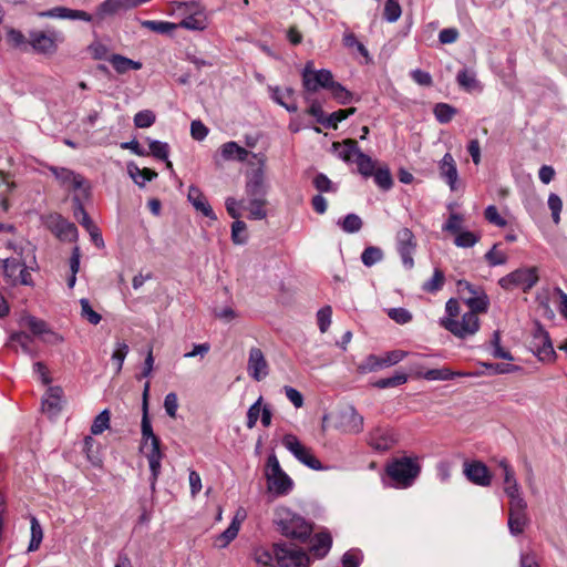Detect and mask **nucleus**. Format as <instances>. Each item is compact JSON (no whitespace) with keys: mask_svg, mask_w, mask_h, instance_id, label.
<instances>
[{"mask_svg":"<svg viewBox=\"0 0 567 567\" xmlns=\"http://www.w3.org/2000/svg\"><path fill=\"white\" fill-rule=\"evenodd\" d=\"M275 523L286 537L305 543L312 534V524L287 507L276 511Z\"/></svg>","mask_w":567,"mask_h":567,"instance_id":"nucleus-1","label":"nucleus"},{"mask_svg":"<svg viewBox=\"0 0 567 567\" xmlns=\"http://www.w3.org/2000/svg\"><path fill=\"white\" fill-rule=\"evenodd\" d=\"M63 41V33L55 29L30 30L28 32V45L37 54L51 56L56 53Z\"/></svg>","mask_w":567,"mask_h":567,"instance_id":"nucleus-2","label":"nucleus"},{"mask_svg":"<svg viewBox=\"0 0 567 567\" xmlns=\"http://www.w3.org/2000/svg\"><path fill=\"white\" fill-rule=\"evenodd\" d=\"M265 475L269 492L277 496L287 495L292 491L293 482L290 476L281 468L276 454H270L267 458Z\"/></svg>","mask_w":567,"mask_h":567,"instance_id":"nucleus-3","label":"nucleus"},{"mask_svg":"<svg viewBox=\"0 0 567 567\" xmlns=\"http://www.w3.org/2000/svg\"><path fill=\"white\" fill-rule=\"evenodd\" d=\"M305 99L310 102V95L320 89L329 90L333 82V75L330 70H315L312 61H308L301 71Z\"/></svg>","mask_w":567,"mask_h":567,"instance_id":"nucleus-4","label":"nucleus"},{"mask_svg":"<svg viewBox=\"0 0 567 567\" xmlns=\"http://www.w3.org/2000/svg\"><path fill=\"white\" fill-rule=\"evenodd\" d=\"M538 280L539 276L536 267H523L502 277L498 280V285L504 290L519 288L524 292H527L538 282Z\"/></svg>","mask_w":567,"mask_h":567,"instance_id":"nucleus-5","label":"nucleus"},{"mask_svg":"<svg viewBox=\"0 0 567 567\" xmlns=\"http://www.w3.org/2000/svg\"><path fill=\"white\" fill-rule=\"evenodd\" d=\"M420 467L409 457L394 460L386 467L388 475L399 487H409L419 475Z\"/></svg>","mask_w":567,"mask_h":567,"instance_id":"nucleus-6","label":"nucleus"},{"mask_svg":"<svg viewBox=\"0 0 567 567\" xmlns=\"http://www.w3.org/2000/svg\"><path fill=\"white\" fill-rule=\"evenodd\" d=\"M440 323L453 336L461 339L474 336L480 329V319L474 311L465 312L461 320L454 318H442Z\"/></svg>","mask_w":567,"mask_h":567,"instance_id":"nucleus-7","label":"nucleus"},{"mask_svg":"<svg viewBox=\"0 0 567 567\" xmlns=\"http://www.w3.org/2000/svg\"><path fill=\"white\" fill-rule=\"evenodd\" d=\"M282 445L305 466L315 471L324 468L311 450L305 446L296 435L286 434L282 437Z\"/></svg>","mask_w":567,"mask_h":567,"instance_id":"nucleus-8","label":"nucleus"},{"mask_svg":"<svg viewBox=\"0 0 567 567\" xmlns=\"http://www.w3.org/2000/svg\"><path fill=\"white\" fill-rule=\"evenodd\" d=\"M275 559L280 567H308L309 557L305 550L289 544H278L274 547Z\"/></svg>","mask_w":567,"mask_h":567,"instance_id":"nucleus-9","label":"nucleus"},{"mask_svg":"<svg viewBox=\"0 0 567 567\" xmlns=\"http://www.w3.org/2000/svg\"><path fill=\"white\" fill-rule=\"evenodd\" d=\"M43 225L60 240L74 241L78 239V228L58 213H51L42 217Z\"/></svg>","mask_w":567,"mask_h":567,"instance_id":"nucleus-10","label":"nucleus"},{"mask_svg":"<svg viewBox=\"0 0 567 567\" xmlns=\"http://www.w3.org/2000/svg\"><path fill=\"white\" fill-rule=\"evenodd\" d=\"M395 246L403 267L408 270L412 269L414 267L413 255L417 246L413 231L408 227L399 229L395 235Z\"/></svg>","mask_w":567,"mask_h":567,"instance_id":"nucleus-11","label":"nucleus"},{"mask_svg":"<svg viewBox=\"0 0 567 567\" xmlns=\"http://www.w3.org/2000/svg\"><path fill=\"white\" fill-rule=\"evenodd\" d=\"M530 349L540 361H551L555 358L549 334L540 324H537L533 332Z\"/></svg>","mask_w":567,"mask_h":567,"instance_id":"nucleus-12","label":"nucleus"},{"mask_svg":"<svg viewBox=\"0 0 567 567\" xmlns=\"http://www.w3.org/2000/svg\"><path fill=\"white\" fill-rule=\"evenodd\" d=\"M49 169L63 187L80 190L83 197L89 196V187H84L85 179L83 176L65 167L50 166Z\"/></svg>","mask_w":567,"mask_h":567,"instance_id":"nucleus-13","label":"nucleus"},{"mask_svg":"<svg viewBox=\"0 0 567 567\" xmlns=\"http://www.w3.org/2000/svg\"><path fill=\"white\" fill-rule=\"evenodd\" d=\"M526 508L527 503L525 499H516L515 502H509L507 525L509 533L513 536L520 535L528 524Z\"/></svg>","mask_w":567,"mask_h":567,"instance_id":"nucleus-14","label":"nucleus"},{"mask_svg":"<svg viewBox=\"0 0 567 567\" xmlns=\"http://www.w3.org/2000/svg\"><path fill=\"white\" fill-rule=\"evenodd\" d=\"M364 419L353 405H348L338 414V427L349 434H359L363 431Z\"/></svg>","mask_w":567,"mask_h":567,"instance_id":"nucleus-15","label":"nucleus"},{"mask_svg":"<svg viewBox=\"0 0 567 567\" xmlns=\"http://www.w3.org/2000/svg\"><path fill=\"white\" fill-rule=\"evenodd\" d=\"M463 473L471 483L477 486L487 487L492 483V474L481 461L464 462Z\"/></svg>","mask_w":567,"mask_h":567,"instance_id":"nucleus-16","label":"nucleus"},{"mask_svg":"<svg viewBox=\"0 0 567 567\" xmlns=\"http://www.w3.org/2000/svg\"><path fill=\"white\" fill-rule=\"evenodd\" d=\"M39 18L61 19V20H80L92 22L93 16L83 10L70 9L66 7H54L49 10L37 12Z\"/></svg>","mask_w":567,"mask_h":567,"instance_id":"nucleus-17","label":"nucleus"},{"mask_svg":"<svg viewBox=\"0 0 567 567\" xmlns=\"http://www.w3.org/2000/svg\"><path fill=\"white\" fill-rule=\"evenodd\" d=\"M498 466L503 470L504 474V492L509 498V502H515L516 499H524L520 494L519 484L515 477V472L511 464L506 458H502L498 462Z\"/></svg>","mask_w":567,"mask_h":567,"instance_id":"nucleus-18","label":"nucleus"},{"mask_svg":"<svg viewBox=\"0 0 567 567\" xmlns=\"http://www.w3.org/2000/svg\"><path fill=\"white\" fill-rule=\"evenodd\" d=\"M247 370L248 374L256 381H260L268 375V363L260 349H250Z\"/></svg>","mask_w":567,"mask_h":567,"instance_id":"nucleus-19","label":"nucleus"},{"mask_svg":"<svg viewBox=\"0 0 567 567\" xmlns=\"http://www.w3.org/2000/svg\"><path fill=\"white\" fill-rule=\"evenodd\" d=\"M178 10L183 11V13H188L179 23L182 28L187 30H204L206 28V16L203 11H193V4L179 3Z\"/></svg>","mask_w":567,"mask_h":567,"instance_id":"nucleus-20","label":"nucleus"},{"mask_svg":"<svg viewBox=\"0 0 567 567\" xmlns=\"http://www.w3.org/2000/svg\"><path fill=\"white\" fill-rule=\"evenodd\" d=\"M128 10L131 9L127 0H104L96 7L95 13L92 16L93 20L102 22L106 18L116 16L121 12H125Z\"/></svg>","mask_w":567,"mask_h":567,"instance_id":"nucleus-21","label":"nucleus"},{"mask_svg":"<svg viewBox=\"0 0 567 567\" xmlns=\"http://www.w3.org/2000/svg\"><path fill=\"white\" fill-rule=\"evenodd\" d=\"M6 346L14 351H18L17 346H19L21 351L30 358H35L39 354V350L34 346V339L23 331L11 333Z\"/></svg>","mask_w":567,"mask_h":567,"instance_id":"nucleus-22","label":"nucleus"},{"mask_svg":"<svg viewBox=\"0 0 567 567\" xmlns=\"http://www.w3.org/2000/svg\"><path fill=\"white\" fill-rule=\"evenodd\" d=\"M144 451L145 456L148 461L150 471L152 474V485H154L155 481L157 480L159 472H161V462L163 458V453L161 451V440L159 437L154 439L148 442L147 449H142Z\"/></svg>","mask_w":567,"mask_h":567,"instance_id":"nucleus-23","label":"nucleus"},{"mask_svg":"<svg viewBox=\"0 0 567 567\" xmlns=\"http://www.w3.org/2000/svg\"><path fill=\"white\" fill-rule=\"evenodd\" d=\"M440 176L450 186L451 190L456 189L458 173L456 163L451 153H445L439 163Z\"/></svg>","mask_w":567,"mask_h":567,"instance_id":"nucleus-24","label":"nucleus"},{"mask_svg":"<svg viewBox=\"0 0 567 567\" xmlns=\"http://www.w3.org/2000/svg\"><path fill=\"white\" fill-rule=\"evenodd\" d=\"M187 198L189 203L194 206V208L197 212L202 213L205 217L212 220L217 219V216L214 213L212 206L209 205L207 198L197 186H189Z\"/></svg>","mask_w":567,"mask_h":567,"instance_id":"nucleus-25","label":"nucleus"},{"mask_svg":"<svg viewBox=\"0 0 567 567\" xmlns=\"http://www.w3.org/2000/svg\"><path fill=\"white\" fill-rule=\"evenodd\" d=\"M269 92L272 101L285 107L289 113H296L298 111V106L293 101V89L286 87L281 90L279 86H269Z\"/></svg>","mask_w":567,"mask_h":567,"instance_id":"nucleus-26","label":"nucleus"},{"mask_svg":"<svg viewBox=\"0 0 567 567\" xmlns=\"http://www.w3.org/2000/svg\"><path fill=\"white\" fill-rule=\"evenodd\" d=\"M267 187L265 184V177L262 169L258 168L254 171L246 184V194L249 199L265 198Z\"/></svg>","mask_w":567,"mask_h":567,"instance_id":"nucleus-27","label":"nucleus"},{"mask_svg":"<svg viewBox=\"0 0 567 567\" xmlns=\"http://www.w3.org/2000/svg\"><path fill=\"white\" fill-rule=\"evenodd\" d=\"M245 518H246V511L244 508H239L236 512L228 528L224 533H221L218 537L220 547H226L233 539L236 538V536L238 535L240 525L245 520Z\"/></svg>","mask_w":567,"mask_h":567,"instance_id":"nucleus-28","label":"nucleus"},{"mask_svg":"<svg viewBox=\"0 0 567 567\" xmlns=\"http://www.w3.org/2000/svg\"><path fill=\"white\" fill-rule=\"evenodd\" d=\"M62 389L59 386H51L47 391L43 400L42 408L51 415H55L61 411Z\"/></svg>","mask_w":567,"mask_h":567,"instance_id":"nucleus-29","label":"nucleus"},{"mask_svg":"<svg viewBox=\"0 0 567 567\" xmlns=\"http://www.w3.org/2000/svg\"><path fill=\"white\" fill-rule=\"evenodd\" d=\"M219 152L224 161L245 162L249 155L246 148L233 141L223 144Z\"/></svg>","mask_w":567,"mask_h":567,"instance_id":"nucleus-30","label":"nucleus"},{"mask_svg":"<svg viewBox=\"0 0 567 567\" xmlns=\"http://www.w3.org/2000/svg\"><path fill=\"white\" fill-rule=\"evenodd\" d=\"M331 545V535L328 532H321L312 538L310 550L316 557L322 558L329 553Z\"/></svg>","mask_w":567,"mask_h":567,"instance_id":"nucleus-31","label":"nucleus"},{"mask_svg":"<svg viewBox=\"0 0 567 567\" xmlns=\"http://www.w3.org/2000/svg\"><path fill=\"white\" fill-rule=\"evenodd\" d=\"M463 301L470 308V311H474L475 315L486 312L489 306L488 297L482 288Z\"/></svg>","mask_w":567,"mask_h":567,"instance_id":"nucleus-32","label":"nucleus"},{"mask_svg":"<svg viewBox=\"0 0 567 567\" xmlns=\"http://www.w3.org/2000/svg\"><path fill=\"white\" fill-rule=\"evenodd\" d=\"M109 62L112 64L114 70L120 74H124L128 70H141L143 66L140 61L131 60L121 54H112L109 58Z\"/></svg>","mask_w":567,"mask_h":567,"instance_id":"nucleus-33","label":"nucleus"},{"mask_svg":"<svg viewBox=\"0 0 567 567\" xmlns=\"http://www.w3.org/2000/svg\"><path fill=\"white\" fill-rule=\"evenodd\" d=\"M471 375V373L467 372H454L450 370L449 368H441V369H430L423 373V378L427 381H447L453 380L456 377H467Z\"/></svg>","mask_w":567,"mask_h":567,"instance_id":"nucleus-34","label":"nucleus"},{"mask_svg":"<svg viewBox=\"0 0 567 567\" xmlns=\"http://www.w3.org/2000/svg\"><path fill=\"white\" fill-rule=\"evenodd\" d=\"M333 146L341 147L339 157L347 163L353 162L354 158L362 152L354 140H346L342 144L334 143Z\"/></svg>","mask_w":567,"mask_h":567,"instance_id":"nucleus-35","label":"nucleus"},{"mask_svg":"<svg viewBox=\"0 0 567 567\" xmlns=\"http://www.w3.org/2000/svg\"><path fill=\"white\" fill-rule=\"evenodd\" d=\"M43 540V529L35 516L30 517V542L28 546V553H32L39 549Z\"/></svg>","mask_w":567,"mask_h":567,"instance_id":"nucleus-36","label":"nucleus"},{"mask_svg":"<svg viewBox=\"0 0 567 567\" xmlns=\"http://www.w3.org/2000/svg\"><path fill=\"white\" fill-rule=\"evenodd\" d=\"M127 169H128L130 176L141 187H143L146 182H150L157 176V173H155L154 171H152L150 168L141 169L135 164H130L127 166Z\"/></svg>","mask_w":567,"mask_h":567,"instance_id":"nucleus-37","label":"nucleus"},{"mask_svg":"<svg viewBox=\"0 0 567 567\" xmlns=\"http://www.w3.org/2000/svg\"><path fill=\"white\" fill-rule=\"evenodd\" d=\"M150 152L155 158L165 161L168 168H172V163L168 161L169 146L165 142L147 138Z\"/></svg>","mask_w":567,"mask_h":567,"instance_id":"nucleus-38","label":"nucleus"},{"mask_svg":"<svg viewBox=\"0 0 567 567\" xmlns=\"http://www.w3.org/2000/svg\"><path fill=\"white\" fill-rule=\"evenodd\" d=\"M266 199L265 198H255L249 199L248 205L244 206L245 209L248 210V218L254 220H261L267 216V212L265 209Z\"/></svg>","mask_w":567,"mask_h":567,"instance_id":"nucleus-39","label":"nucleus"},{"mask_svg":"<svg viewBox=\"0 0 567 567\" xmlns=\"http://www.w3.org/2000/svg\"><path fill=\"white\" fill-rule=\"evenodd\" d=\"M141 433H142V443L141 449H147L148 442L157 439L158 436L155 435L152 423L148 416V411H142V422H141Z\"/></svg>","mask_w":567,"mask_h":567,"instance_id":"nucleus-40","label":"nucleus"},{"mask_svg":"<svg viewBox=\"0 0 567 567\" xmlns=\"http://www.w3.org/2000/svg\"><path fill=\"white\" fill-rule=\"evenodd\" d=\"M73 203V215L74 218L84 227H89L93 224L92 219L90 218L89 214L86 213L84 205L81 200L80 195H74L72 198Z\"/></svg>","mask_w":567,"mask_h":567,"instance_id":"nucleus-41","label":"nucleus"},{"mask_svg":"<svg viewBox=\"0 0 567 567\" xmlns=\"http://www.w3.org/2000/svg\"><path fill=\"white\" fill-rule=\"evenodd\" d=\"M444 282V272L441 269L435 268L432 278L422 285V290L429 293H436L443 288Z\"/></svg>","mask_w":567,"mask_h":567,"instance_id":"nucleus-42","label":"nucleus"},{"mask_svg":"<svg viewBox=\"0 0 567 567\" xmlns=\"http://www.w3.org/2000/svg\"><path fill=\"white\" fill-rule=\"evenodd\" d=\"M458 85L466 91H473L480 86L476 74L467 69L460 70L456 75Z\"/></svg>","mask_w":567,"mask_h":567,"instance_id":"nucleus-43","label":"nucleus"},{"mask_svg":"<svg viewBox=\"0 0 567 567\" xmlns=\"http://www.w3.org/2000/svg\"><path fill=\"white\" fill-rule=\"evenodd\" d=\"M353 163L357 164L359 173L364 177H370L374 173L375 162L363 152L353 159Z\"/></svg>","mask_w":567,"mask_h":567,"instance_id":"nucleus-44","label":"nucleus"},{"mask_svg":"<svg viewBox=\"0 0 567 567\" xmlns=\"http://www.w3.org/2000/svg\"><path fill=\"white\" fill-rule=\"evenodd\" d=\"M337 224L348 234L358 233L362 228V219L357 214H348Z\"/></svg>","mask_w":567,"mask_h":567,"instance_id":"nucleus-45","label":"nucleus"},{"mask_svg":"<svg viewBox=\"0 0 567 567\" xmlns=\"http://www.w3.org/2000/svg\"><path fill=\"white\" fill-rule=\"evenodd\" d=\"M384 255L381 248L375 246L367 247L361 254V261L367 267H372L383 259Z\"/></svg>","mask_w":567,"mask_h":567,"instance_id":"nucleus-46","label":"nucleus"},{"mask_svg":"<svg viewBox=\"0 0 567 567\" xmlns=\"http://www.w3.org/2000/svg\"><path fill=\"white\" fill-rule=\"evenodd\" d=\"M434 115L439 123L446 124L456 114V110L447 103H437L434 106Z\"/></svg>","mask_w":567,"mask_h":567,"instance_id":"nucleus-47","label":"nucleus"},{"mask_svg":"<svg viewBox=\"0 0 567 567\" xmlns=\"http://www.w3.org/2000/svg\"><path fill=\"white\" fill-rule=\"evenodd\" d=\"M329 91L331 92L333 99L337 100L342 105L349 104L353 99L352 93L349 90H347L341 83L336 82L334 80Z\"/></svg>","mask_w":567,"mask_h":567,"instance_id":"nucleus-48","label":"nucleus"},{"mask_svg":"<svg viewBox=\"0 0 567 567\" xmlns=\"http://www.w3.org/2000/svg\"><path fill=\"white\" fill-rule=\"evenodd\" d=\"M406 381H408V375L405 373L398 372L390 378L379 379L378 381H375L373 383V386H375L378 389H388V388H394V386L402 385V384L406 383Z\"/></svg>","mask_w":567,"mask_h":567,"instance_id":"nucleus-49","label":"nucleus"},{"mask_svg":"<svg viewBox=\"0 0 567 567\" xmlns=\"http://www.w3.org/2000/svg\"><path fill=\"white\" fill-rule=\"evenodd\" d=\"M375 184L383 190H389L393 185V178L388 167H380L372 174Z\"/></svg>","mask_w":567,"mask_h":567,"instance_id":"nucleus-50","label":"nucleus"},{"mask_svg":"<svg viewBox=\"0 0 567 567\" xmlns=\"http://www.w3.org/2000/svg\"><path fill=\"white\" fill-rule=\"evenodd\" d=\"M81 306V317L85 319L91 324H99L102 320L101 315H99L95 310H93L89 299L82 298L80 299Z\"/></svg>","mask_w":567,"mask_h":567,"instance_id":"nucleus-51","label":"nucleus"},{"mask_svg":"<svg viewBox=\"0 0 567 567\" xmlns=\"http://www.w3.org/2000/svg\"><path fill=\"white\" fill-rule=\"evenodd\" d=\"M480 238V235H476L473 231L462 230L458 234H456L454 244L455 246L461 248H470L475 246L478 243Z\"/></svg>","mask_w":567,"mask_h":567,"instance_id":"nucleus-52","label":"nucleus"},{"mask_svg":"<svg viewBox=\"0 0 567 567\" xmlns=\"http://www.w3.org/2000/svg\"><path fill=\"white\" fill-rule=\"evenodd\" d=\"M247 226L243 220L236 219L231 225V240L234 244L244 245L247 243Z\"/></svg>","mask_w":567,"mask_h":567,"instance_id":"nucleus-53","label":"nucleus"},{"mask_svg":"<svg viewBox=\"0 0 567 567\" xmlns=\"http://www.w3.org/2000/svg\"><path fill=\"white\" fill-rule=\"evenodd\" d=\"M110 426V411L103 410L99 415L95 416L92 425L91 433L93 435L102 434Z\"/></svg>","mask_w":567,"mask_h":567,"instance_id":"nucleus-54","label":"nucleus"},{"mask_svg":"<svg viewBox=\"0 0 567 567\" xmlns=\"http://www.w3.org/2000/svg\"><path fill=\"white\" fill-rule=\"evenodd\" d=\"M383 368L382 360L375 354H369L358 367L360 373H370Z\"/></svg>","mask_w":567,"mask_h":567,"instance_id":"nucleus-55","label":"nucleus"},{"mask_svg":"<svg viewBox=\"0 0 567 567\" xmlns=\"http://www.w3.org/2000/svg\"><path fill=\"white\" fill-rule=\"evenodd\" d=\"M128 351H130V348L125 342H120V341L116 342L115 349L112 353V361L116 365V368H115L116 373L121 372V370L123 368L124 360H125Z\"/></svg>","mask_w":567,"mask_h":567,"instance_id":"nucleus-56","label":"nucleus"},{"mask_svg":"<svg viewBox=\"0 0 567 567\" xmlns=\"http://www.w3.org/2000/svg\"><path fill=\"white\" fill-rule=\"evenodd\" d=\"M312 184L320 193H336L338 190V187L323 173H318Z\"/></svg>","mask_w":567,"mask_h":567,"instance_id":"nucleus-57","label":"nucleus"},{"mask_svg":"<svg viewBox=\"0 0 567 567\" xmlns=\"http://www.w3.org/2000/svg\"><path fill=\"white\" fill-rule=\"evenodd\" d=\"M548 207L551 212V218L555 225L560 223V213L563 209V200L561 198L555 194L550 193L547 200Z\"/></svg>","mask_w":567,"mask_h":567,"instance_id":"nucleus-58","label":"nucleus"},{"mask_svg":"<svg viewBox=\"0 0 567 567\" xmlns=\"http://www.w3.org/2000/svg\"><path fill=\"white\" fill-rule=\"evenodd\" d=\"M156 116L151 110H143L135 114L134 125L138 128H146L155 123Z\"/></svg>","mask_w":567,"mask_h":567,"instance_id":"nucleus-59","label":"nucleus"},{"mask_svg":"<svg viewBox=\"0 0 567 567\" xmlns=\"http://www.w3.org/2000/svg\"><path fill=\"white\" fill-rule=\"evenodd\" d=\"M142 27L164 34L173 31L176 28V24L166 21L145 20L142 22Z\"/></svg>","mask_w":567,"mask_h":567,"instance_id":"nucleus-60","label":"nucleus"},{"mask_svg":"<svg viewBox=\"0 0 567 567\" xmlns=\"http://www.w3.org/2000/svg\"><path fill=\"white\" fill-rule=\"evenodd\" d=\"M363 555L360 549L353 548L346 551L342 556V567H359L362 563Z\"/></svg>","mask_w":567,"mask_h":567,"instance_id":"nucleus-61","label":"nucleus"},{"mask_svg":"<svg viewBox=\"0 0 567 567\" xmlns=\"http://www.w3.org/2000/svg\"><path fill=\"white\" fill-rule=\"evenodd\" d=\"M7 40L13 48L22 49L28 45V38L18 29L10 28L7 31Z\"/></svg>","mask_w":567,"mask_h":567,"instance_id":"nucleus-62","label":"nucleus"},{"mask_svg":"<svg viewBox=\"0 0 567 567\" xmlns=\"http://www.w3.org/2000/svg\"><path fill=\"white\" fill-rule=\"evenodd\" d=\"M484 257L491 267L501 266L507 261L506 254L497 250L496 244L485 254Z\"/></svg>","mask_w":567,"mask_h":567,"instance_id":"nucleus-63","label":"nucleus"},{"mask_svg":"<svg viewBox=\"0 0 567 567\" xmlns=\"http://www.w3.org/2000/svg\"><path fill=\"white\" fill-rule=\"evenodd\" d=\"M402 10L398 1L386 0L384 4V19L388 22H395L401 17Z\"/></svg>","mask_w":567,"mask_h":567,"instance_id":"nucleus-64","label":"nucleus"}]
</instances>
